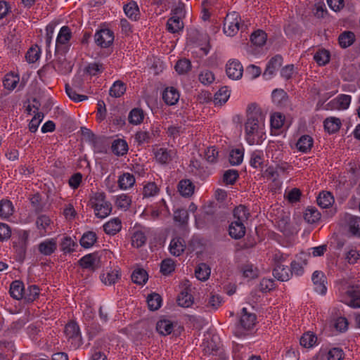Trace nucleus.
Returning a JSON list of instances; mask_svg holds the SVG:
<instances>
[{"mask_svg":"<svg viewBox=\"0 0 360 360\" xmlns=\"http://www.w3.org/2000/svg\"><path fill=\"white\" fill-rule=\"evenodd\" d=\"M147 302L149 309L155 311L161 307L162 297L159 294L153 292L148 296Z\"/></svg>","mask_w":360,"mask_h":360,"instance_id":"40","label":"nucleus"},{"mask_svg":"<svg viewBox=\"0 0 360 360\" xmlns=\"http://www.w3.org/2000/svg\"><path fill=\"white\" fill-rule=\"evenodd\" d=\"M172 150L167 151V149L160 148L155 153V158L160 163L165 164L172 159Z\"/></svg>","mask_w":360,"mask_h":360,"instance_id":"52","label":"nucleus"},{"mask_svg":"<svg viewBox=\"0 0 360 360\" xmlns=\"http://www.w3.org/2000/svg\"><path fill=\"white\" fill-rule=\"evenodd\" d=\"M94 40L102 48L109 47L113 43L114 33L108 29L101 30L96 32Z\"/></svg>","mask_w":360,"mask_h":360,"instance_id":"6","label":"nucleus"},{"mask_svg":"<svg viewBox=\"0 0 360 360\" xmlns=\"http://www.w3.org/2000/svg\"><path fill=\"white\" fill-rule=\"evenodd\" d=\"M174 325L172 322L167 319L160 320L156 324L157 331L162 335H169L173 330Z\"/></svg>","mask_w":360,"mask_h":360,"instance_id":"26","label":"nucleus"},{"mask_svg":"<svg viewBox=\"0 0 360 360\" xmlns=\"http://www.w3.org/2000/svg\"><path fill=\"white\" fill-rule=\"evenodd\" d=\"M24 285L20 281H13L10 286V295L15 300L24 298Z\"/></svg>","mask_w":360,"mask_h":360,"instance_id":"18","label":"nucleus"},{"mask_svg":"<svg viewBox=\"0 0 360 360\" xmlns=\"http://www.w3.org/2000/svg\"><path fill=\"white\" fill-rule=\"evenodd\" d=\"M13 207L10 200H2L0 202V217L7 218L13 214Z\"/></svg>","mask_w":360,"mask_h":360,"instance_id":"46","label":"nucleus"},{"mask_svg":"<svg viewBox=\"0 0 360 360\" xmlns=\"http://www.w3.org/2000/svg\"><path fill=\"white\" fill-rule=\"evenodd\" d=\"M122 223L118 218H114L103 225L104 231L109 235H115L121 230Z\"/></svg>","mask_w":360,"mask_h":360,"instance_id":"23","label":"nucleus"},{"mask_svg":"<svg viewBox=\"0 0 360 360\" xmlns=\"http://www.w3.org/2000/svg\"><path fill=\"white\" fill-rule=\"evenodd\" d=\"M102 281L105 285L114 284L120 278V274L117 271H111L106 274L102 275Z\"/></svg>","mask_w":360,"mask_h":360,"instance_id":"56","label":"nucleus"},{"mask_svg":"<svg viewBox=\"0 0 360 360\" xmlns=\"http://www.w3.org/2000/svg\"><path fill=\"white\" fill-rule=\"evenodd\" d=\"M28 236V233L27 231H23L19 236L18 240L13 242L15 252V259L20 262H23L25 257Z\"/></svg>","mask_w":360,"mask_h":360,"instance_id":"5","label":"nucleus"},{"mask_svg":"<svg viewBox=\"0 0 360 360\" xmlns=\"http://www.w3.org/2000/svg\"><path fill=\"white\" fill-rule=\"evenodd\" d=\"M179 17H174L169 18L167 22V30L171 33H176L179 32L184 28V23Z\"/></svg>","mask_w":360,"mask_h":360,"instance_id":"31","label":"nucleus"},{"mask_svg":"<svg viewBox=\"0 0 360 360\" xmlns=\"http://www.w3.org/2000/svg\"><path fill=\"white\" fill-rule=\"evenodd\" d=\"M351 102V96L349 95L341 94L337 98L330 101L326 104L327 110H345L348 108Z\"/></svg>","mask_w":360,"mask_h":360,"instance_id":"9","label":"nucleus"},{"mask_svg":"<svg viewBox=\"0 0 360 360\" xmlns=\"http://www.w3.org/2000/svg\"><path fill=\"white\" fill-rule=\"evenodd\" d=\"M195 186L189 179H183L178 184V191L182 196H191L194 192Z\"/></svg>","mask_w":360,"mask_h":360,"instance_id":"20","label":"nucleus"},{"mask_svg":"<svg viewBox=\"0 0 360 360\" xmlns=\"http://www.w3.org/2000/svg\"><path fill=\"white\" fill-rule=\"evenodd\" d=\"M313 146V139L309 135L302 136L296 143L298 150L302 153L309 151Z\"/></svg>","mask_w":360,"mask_h":360,"instance_id":"22","label":"nucleus"},{"mask_svg":"<svg viewBox=\"0 0 360 360\" xmlns=\"http://www.w3.org/2000/svg\"><path fill=\"white\" fill-rule=\"evenodd\" d=\"M349 231L354 236L360 237V217L351 216L348 220Z\"/></svg>","mask_w":360,"mask_h":360,"instance_id":"32","label":"nucleus"},{"mask_svg":"<svg viewBox=\"0 0 360 360\" xmlns=\"http://www.w3.org/2000/svg\"><path fill=\"white\" fill-rule=\"evenodd\" d=\"M188 288L184 289L177 297V303L182 307H189L193 303V297Z\"/></svg>","mask_w":360,"mask_h":360,"instance_id":"16","label":"nucleus"},{"mask_svg":"<svg viewBox=\"0 0 360 360\" xmlns=\"http://www.w3.org/2000/svg\"><path fill=\"white\" fill-rule=\"evenodd\" d=\"M333 327L340 333H344L347 330L349 322L344 316H339L333 319Z\"/></svg>","mask_w":360,"mask_h":360,"instance_id":"51","label":"nucleus"},{"mask_svg":"<svg viewBox=\"0 0 360 360\" xmlns=\"http://www.w3.org/2000/svg\"><path fill=\"white\" fill-rule=\"evenodd\" d=\"M274 262L275 266L273 269L274 276L281 281H288L292 276L290 269L288 266H284V265L282 264L281 258L279 259H277V255H276L274 258Z\"/></svg>","mask_w":360,"mask_h":360,"instance_id":"7","label":"nucleus"},{"mask_svg":"<svg viewBox=\"0 0 360 360\" xmlns=\"http://www.w3.org/2000/svg\"><path fill=\"white\" fill-rule=\"evenodd\" d=\"M191 68V61L188 59L183 58L179 60L175 65V70L179 74L186 73Z\"/></svg>","mask_w":360,"mask_h":360,"instance_id":"53","label":"nucleus"},{"mask_svg":"<svg viewBox=\"0 0 360 360\" xmlns=\"http://www.w3.org/2000/svg\"><path fill=\"white\" fill-rule=\"evenodd\" d=\"M226 72L229 78L238 79L242 77L243 68L238 60H233L227 63Z\"/></svg>","mask_w":360,"mask_h":360,"instance_id":"10","label":"nucleus"},{"mask_svg":"<svg viewBox=\"0 0 360 360\" xmlns=\"http://www.w3.org/2000/svg\"><path fill=\"white\" fill-rule=\"evenodd\" d=\"M96 255L94 253L88 254L82 257L79 260V265L84 269H88L95 271L97 268L96 265Z\"/></svg>","mask_w":360,"mask_h":360,"instance_id":"19","label":"nucleus"},{"mask_svg":"<svg viewBox=\"0 0 360 360\" xmlns=\"http://www.w3.org/2000/svg\"><path fill=\"white\" fill-rule=\"evenodd\" d=\"M97 240V236L94 231H86L84 233L79 240L81 246L84 248H89L92 247Z\"/></svg>","mask_w":360,"mask_h":360,"instance_id":"25","label":"nucleus"},{"mask_svg":"<svg viewBox=\"0 0 360 360\" xmlns=\"http://www.w3.org/2000/svg\"><path fill=\"white\" fill-rule=\"evenodd\" d=\"M148 278V275L146 270L143 269H135L131 274V280L134 283L143 285L146 283Z\"/></svg>","mask_w":360,"mask_h":360,"instance_id":"34","label":"nucleus"},{"mask_svg":"<svg viewBox=\"0 0 360 360\" xmlns=\"http://www.w3.org/2000/svg\"><path fill=\"white\" fill-rule=\"evenodd\" d=\"M317 340V337L315 334L311 332H307L301 337L300 342L302 346L306 348H309L314 346Z\"/></svg>","mask_w":360,"mask_h":360,"instance_id":"45","label":"nucleus"},{"mask_svg":"<svg viewBox=\"0 0 360 360\" xmlns=\"http://www.w3.org/2000/svg\"><path fill=\"white\" fill-rule=\"evenodd\" d=\"M135 183V178L133 174L130 173H124L120 176L118 179V184L120 188L127 189L131 187Z\"/></svg>","mask_w":360,"mask_h":360,"instance_id":"33","label":"nucleus"},{"mask_svg":"<svg viewBox=\"0 0 360 360\" xmlns=\"http://www.w3.org/2000/svg\"><path fill=\"white\" fill-rule=\"evenodd\" d=\"M257 316L254 313L248 311L246 308H243L241 316L234 332L236 336L241 338L248 335L256 323Z\"/></svg>","mask_w":360,"mask_h":360,"instance_id":"2","label":"nucleus"},{"mask_svg":"<svg viewBox=\"0 0 360 360\" xmlns=\"http://www.w3.org/2000/svg\"><path fill=\"white\" fill-rule=\"evenodd\" d=\"M345 295L348 297L349 300L345 301V303L352 308L360 307V290L359 285H348L345 288Z\"/></svg>","mask_w":360,"mask_h":360,"instance_id":"8","label":"nucleus"},{"mask_svg":"<svg viewBox=\"0 0 360 360\" xmlns=\"http://www.w3.org/2000/svg\"><path fill=\"white\" fill-rule=\"evenodd\" d=\"M93 208L96 212V217L101 219L108 216L112 210L111 204L109 202H105L101 204L94 202Z\"/></svg>","mask_w":360,"mask_h":360,"instance_id":"17","label":"nucleus"},{"mask_svg":"<svg viewBox=\"0 0 360 360\" xmlns=\"http://www.w3.org/2000/svg\"><path fill=\"white\" fill-rule=\"evenodd\" d=\"M146 241V237L143 232L137 231L133 234L132 236V245L136 248H139L145 244Z\"/></svg>","mask_w":360,"mask_h":360,"instance_id":"62","label":"nucleus"},{"mask_svg":"<svg viewBox=\"0 0 360 360\" xmlns=\"http://www.w3.org/2000/svg\"><path fill=\"white\" fill-rule=\"evenodd\" d=\"M144 118L143 110L141 108H134L129 114L128 120L132 124H139L141 123Z\"/></svg>","mask_w":360,"mask_h":360,"instance_id":"35","label":"nucleus"},{"mask_svg":"<svg viewBox=\"0 0 360 360\" xmlns=\"http://www.w3.org/2000/svg\"><path fill=\"white\" fill-rule=\"evenodd\" d=\"M39 54L40 50L37 46L32 47L27 52L25 58L30 63H34L39 58Z\"/></svg>","mask_w":360,"mask_h":360,"instance_id":"60","label":"nucleus"},{"mask_svg":"<svg viewBox=\"0 0 360 360\" xmlns=\"http://www.w3.org/2000/svg\"><path fill=\"white\" fill-rule=\"evenodd\" d=\"M159 189L154 182H150L144 186L143 195L144 197H150L155 195Z\"/></svg>","mask_w":360,"mask_h":360,"instance_id":"61","label":"nucleus"},{"mask_svg":"<svg viewBox=\"0 0 360 360\" xmlns=\"http://www.w3.org/2000/svg\"><path fill=\"white\" fill-rule=\"evenodd\" d=\"M57 248L56 241L54 239L46 240L39 245V251L44 255H51Z\"/></svg>","mask_w":360,"mask_h":360,"instance_id":"21","label":"nucleus"},{"mask_svg":"<svg viewBox=\"0 0 360 360\" xmlns=\"http://www.w3.org/2000/svg\"><path fill=\"white\" fill-rule=\"evenodd\" d=\"M240 18L236 12L229 13L224 21V32L228 36L235 35L239 30Z\"/></svg>","mask_w":360,"mask_h":360,"instance_id":"3","label":"nucleus"},{"mask_svg":"<svg viewBox=\"0 0 360 360\" xmlns=\"http://www.w3.org/2000/svg\"><path fill=\"white\" fill-rule=\"evenodd\" d=\"M243 152L240 149L232 150L229 155V162L231 165H238L243 161Z\"/></svg>","mask_w":360,"mask_h":360,"instance_id":"54","label":"nucleus"},{"mask_svg":"<svg viewBox=\"0 0 360 360\" xmlns=\"http://www.w3.org/2000/svg\"><path fill=\"white\" fill-rule=\"evenodd\" d=\"M239 177L238 172L236 169H228L223 175V182L226 184L233 185Z\"/></svg>","mask_w":360,"mask_h":360,"instance_id":"50","label":"nucleus"},{"mask_svg":"<svg viewBox=\"0 0 360 360\" xmlns=\"http://www.w3.org/2000/svg\"><path fill=\"white\" fill-rule=\"evenodd\" d=\"M325 276L322 271H315L311 277L312 282L314 285L315 290L323 295L325 294L327 288L325 285Z\"/></svg>","mask_w":360,"mask_h":360,"instance_id":"12","label":"nucleus"},{"mask_svg":"<svg viewBox=\"0 0 360 360\" xmlns=\"http://www.w3.org/2000/svg\"><path fill=\"white\" fill-rule=\"evenodd\" d=\"M71 37L72 32L70 27L68 26L62 27L56 38L55 51L59 52L63 51L65 53L68 51L67 47Z\"/></svg>","mask_w":360,"mask_h":360,"instance_id":"4","label":"nucleus"},{"mask_svg":"<svg viewBox=\"0 0 360 360\" xmlns=\"http://www.w3.org/2000/svg\"><path fill=\"white\" fill-rule=\"evenodd\" d=\"M285 118L280 112H276L271 117V127L275 129H281L284 124Z\"/></svg>","mask_w":360,"mask_h":360,"instance_id":"55","label":"nucleus"},{"mask_svg":"<svg viewBox=\"0 0 360 360\" xmlns=\"http://www.w3.org/2000/svg\"><path fill=\"white\" fill-rule=\"evenodd\" d=\"M186 243L181 237L173 238L169 244L170 253L176 257L181 255L185 250Z\"/></svg>","mask_w":360,"mask_h":360,"instance_id":"14","label":"nucleus"},{"mask_svg":"<svg viewBox=\"0 0 360 360\" xmlns=\"http://www.w3.org/2000/svg\"><path fill=\"white\" fill-rule=\"evenodd\" d=\"M64 332L69 339L80 337L79 328L75 322H70L66 324Z\"/></svg>","mask_w":360,"mask_h":360,"instance_id":"41","label":"nucleus"},{"mask_svg":"<svg viewBox=\"0 0 360 360\" xmlns=\"http://www.w3.org/2000/svg\"><path fill=\"white\" fill-rule=\"evenodd\" d=\"M39 295V288L36 285L28 286L27 289L24 288V299L27 302H33Z\"/></svg>","mask_w":360,"mask_h":360,"instance_id":"43","label":"nucleus"},{"mask_svg":"<svg viewBox=\"0 0 360 360\" xmlns=\"http://www.w3.org/2000/svg\"><path fill=\"white\" fill-rule=\"evenodd\" d=\"M175 262L172 259H165L160 264V272L164 276L169 275L175 269Z\"/></svg>","mask_w":360,"mask_h":360,"instance_id":"44","label":"nucleus"},{"mask_svg":"<svg viewBox=\"0 0 360 360\" xmlns=\"http://www.w3.org/2000/svg\"><path fill=\"white\" fill-rule=\"evenodd\" d=\"M188 218V214L185 209H178L174 211V219L175 221H178L182 224H186Z\"/></svg>","mask_w":360,"mask_h":360,"instance_id":"58","label":"nucleus"},{"mask_svg":"<svg viewBox=\"0 0 360 360\" xmlns=\"http://www.w3.org/2000/svg\"><path fill=\"white\" fill-rule=\"evenodd\" d=\"M124 11L127 16L131 20H136L139 14V7L135 1H131L124 6Z\"/></svg>","mask_w":360,"mask_h":360,"instance_id":"36","label":"nucleus"},{"mask_svg":"<svg viewBox=\"0 0 360 360\" xmlns=\"http://www.w3.org/2000/svg\"><path fill=\"white\" fill-rule=\"evenodd\" d=\"M162 99L169 105L176 104L179 99L178 91L174 88H167L162 93Z\"/></svg>","mask_w":360,"mask_h":360,"instance_id":"15","label":"nucleus"},{"mask_svg":"<svg viewBox=\"0 0 360 360\" xmlns=\"http://www.w3.org/2000/svg\"><path fill=\"white\" fill-rule=\"evenodd\" d=\"M126 91V86L124 82L120 80H117L114 82L109 91V94L111 96L115 98H119L122 96Z\"/></svg>","mask_w":360,"mask_h":360,"instance_id":"37","label":"nucleus"},{"mask_svg":"<svg viewBox=\"0 0 360 360\" xmlns=\"http://www.w3.org/2000/svg\"><path fill=\"white\" fill-rule=\"evenodd\" d=\"M355 41V35L351 31H345L340 34L338 37L340 46L342 48H347L351 46Z\"/></svg>","mask_w":360,"mask_h":360,"instance_id":"29","label":"nucleus"},{"mask_svg":"<svg viewBox=\"0 0 360 360\" xmlns=\"http://www.w3.org/2000/svg\"><path fill=\"white\" fill-rule=\"evenodd\" d=\"M243 276L248 278H255L258 276V270L252 264H245L242 268Z\"/></svg>","mask_w":360,"mask_h":360,"instance_id":"57","label":"nucleus"},{"mask_svg":"<svg viewBox=\"0 0 360 360\" xmlns=\"http://www.w3.org/2000/svg\"><path fill=\"white\" fill-rule=\"evenodd\" d=\"M195 274L198 280L205 281L209 278L210 269L206 264L201 263L195 269Z\"/></svg>","mask_w":360,"mask_h":360,"instance_id":"38","label":"nucleus"},{"mask_svg":"<svg viewBox=\"0 0 360 360\" xmlns=\"http://www.w3.org/2000/svg\"><path fill=\"white\" fill-rule=\"evenodd\" d=\"M304 218L308 223L314 224L321 219V213L316 207H309L305 211Z\"/></svg>","mask_w":360,"mask_h":360,"instance_id":"39","label":"nucleus"},{"mask_svg":"<svg viewBox=\"0 0 360 360\" xmlns=\"http://www.w3.org/2000/svg\"><path fill=\"white\" fill-rule=\"evenodd\" d=\"M264 121V115L256 103L249 105L247 110V121L245 124L246 140L250 145L255 143V136L257 135L261 125Z\"/></svg>","mask_w":360,"mask_h":360,"instance_id":"1","label":"nucleus"},{"mask_svg":"<svg viewBox=\"0 0 360 360\" xmlns=\"http://www.w3.org/2000/svg\"><path fill=\"white\" fill-rule=\"evenodd\" d=\"M314 59L319 65H325L330 60V53L325 49L319 50L314 54Z\"/></svg>","mask_w":360,"mask_h":360,"instance_id":"48","label":"nucleus"},{"mask_svg":"<svg viewBox=\"0 0 360 360\" xmlns=\"http://www.w3.org/2000/svg\"><path fill=\"white\" fill-rule=\"evenodd\" d=\"M334 202V198L328 191H322L317 198V203L322 208H327Z\"/></svg>","mask_w":360,"mask_h":360,"instance_id":"30","label":"nucleus"},{"mask_svg":"<svg viewBox=\"0 0 360 360\" xmlns=\"http://www.w3.org/2000/svg\"><path fill=\"white\" fill-rule=\"evenodd\" d=\"M343 351L338 347H334L329 350L328 360H342L343 358Z\"/></svg>","mask_w":360,"mask_h":360,"instance_id":"64","label":"nucleus"},{"mask_svg":"<svg viewBox=\"0 0 360 360\" xmlns=\"http://www.w3.org/2000/svg\"><path fill=\"white\" fill-rule=\"evenodd\" d=\"M230 96L229 91L226 86L221 87L215 94L214 101L215 104L225 103Z\"/></svg>","mask_w":360,"mask_h":360,"instance_id":"47","label":"nucleus"},{"mask_svg":"<svg viewBox=\"0 0 360 360\" xmlns=\"http://www.w3.org/2000/svg\"><path fill=\"white\" fill-rule=\"evenodd\" d=\"M250 215L249 210L243 205L236 207L233 210V217L236 221L244 223L248 219Z\"/></svg>","mask_w":360,"mask_h":360,"instance_id":"27","label":"nucleus"},{"mask_svg":"<svg viewBox=\"0 0 360 360\" xmlns=\"http://www.w3.org/2000/svg\"><path fill=\"white\" fill-rule=\"evenodd\" d=\"M111 149L115 155H124L128 150V145L124 140L116 139L112 142Z\"/></svg>","mask_w":360,"mask_h":360,"instance_id":"28","label":"nucleus"},{"mask_svg":"<svg viewBox=\"0 0 360 360\" xmlns=\"http://www.w3.org/2000/svg\"><path fill=\"white\" fill-rule=\"evenodd\" d=\"M283 63V58L280 55H276L274 57L271 58V60L268 62L264 72L263 74L264 77H268V78H271L275 72L281 68Z\"/></svg>","mask_w":360,"mask_h":360,"instance_id":"11","label":"nucleus"},{"mask_svg":"<svg viewBox=\"0 0 360 360\" xmlns=\"http://www.w3.org/2000/svg\"><path fill=\"white\" fill-rule=\"evenodd\" d=\"M65 91L69 98L75 101H82L87 98L86 96L79 95L77 94L76 91L74 90L69 84H65Z\"/></svg>","mask_w":360,"mask_h":360,"instance_id":"59","label":"nucleus"},{"mask_svg":"<svg viewBox=\"0 0 360 360\" xmlns=\"http://www.w3.org/2000/svg\"><path fill=\"white\" fill-rule=\"evenodd\" d=\"M199 80L203 84H210L214 80V75L211 71L207 70L199 75Z\"/></svg>","mask_w":360,"mask_h":360,"instance_id":"63","label":"nucleus"},{"mask_svg":"<svg viewBox=\"0 0 360 360\" xmlns=\"http://www.w3.org/2000/svg\"><path fill=\"white\" fill-rule=\"evenodd\" d=\"M266 37V34L264 31L258 30L251 34L250 40L253 44L262 46L265 44Z\"/></svg>","mask_w":360,"mask_h":360,"instance_id":"42","label":"nucleus"},{"mask_svg":"<svg viewBox=\"0 0 360 360\" xmlns=\"http://www.w3.org/2000/svg\"><path fill=\"white\" fill-rule=\"evenodd\" d=\"M272 100L277 105H281L288 99L286 92L281 89H276L272 91Z\"/></svg>","mask_w":360,"mask_h":360,"instance_id":"49","label":"nucleus"},{"mask_svg":"<svg viewBox=\"0 0 360 360\" xmlns=\"http://www.w3.org/2000/svg\"><path fill=\"white\" fill-rule=\"evenodd\" d=\"M245 226L244 223L233 221L229 225V235L234 239H240L243 238L245 234Z\"/></svg>","mask_w":360,"mask_h":360,"instance_id":"13","label":"nucleus"},{"mask_svg":"<svg viewBox=\"0 0 360 360\" xmlns=\"http://www.w3.org/2000/svg\"><path fill=\"white\" fill-rule=\"evenodd\" d=\"M324 128L330 134L337 132L341 127V121L335 117H328L324 120Z\"/></svg>","mask_w":360,"mask_h":360,"instance_id":"24","label":"nucleus"}]
</instances>
